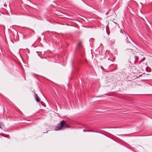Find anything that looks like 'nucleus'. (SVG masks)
<instances>
[{
	"instance_id": "1",
	"label": "nucleus",
	"mask_w": 152,
	"mask_h": 152,
	"mask_svg": "<svg viewBox=\"0 0 152 152\" xmlns=\"http://www.w3.org/2000/svg\"><path fill=\"white\" fill-rule=\"evenodd\" d=\"M120 32L122 34L121 36L123 38L125 39L126 42L127 43H130L131 41H132V42H133V41L131 39L129 35L128 34L126 35V33L125 32L124 30H122V29H121L120 30Z\"/></svg>"
},
{
	"instance_id": "2",
	"label": "nucleus",
	"mask_w": 152,
	"mask_h": 152,
	"mask_svg": "<svg viewBox=\"0 0 152 152\" xmlns=\"http://www.w3.org/2000/svg\"><path fill=\"white\" fill-rule=\"evenodd\" d=\"M66 122L64 120H62L60 123L58 124V125L55 127V131H58L61 129L63 126H66Z\"/></svg>"
},
{
	"instance_id": "3",
	"label": "nucleus",
	"mask_w": 152,
	"mask_h": 152,
	"mask_svg": "<svg viewBox=\"0 0 152 152\" xmlns=\"http://www.w3.org/2000/svg\"><path fill=\"white\" fill-rule=\"evenodd\" d=\"M35 93V94L34 96V98L37 102H39L40 101V99L37 94Z\"/></svg>"
},
{
	"instance_id": "4",
	"label": "nucleus",
	"mask_w": 152,
	"mask_h": 152,
	"mask_svg": "<svg viewBox=\"0 0 152 152\" xmlns=\"http://www.w3.org/2000/svg\"><path fill=\"white\" fill-rule=\"evenodd\" d=\"M133 58L134 59V62H137L138 60V58H139L138 57L136 56H134Z\"/></svg>"
},
{
	"instance_id": "5",
	"label": "nucleus",
	"mask_w": 152,
	"mask_h": 152,
	"mask_svg": "<svg viewBox=\"0 0 152 152\" xmlns=\"http://www.w3.org/2000/svg\"><path fill=\"white\" fill-rule=\"evenodd\" d=\"M86 131H87V132H95V131L94 130H86Z\"/></svg>"
},
{
	"instance_id": "6",
	"label": "nucleus",
	"mask_w": 152,
	"mask_h": 152,
	"mask_svg": "<svg viewBox=\"0 0 152 152\" xmlns=\"http://www.w3.org/2000/svg\"><path fill=\"white\" fill-rule=\"evenodd\" d=\"M118 136H124V135L121 134V135H118Z\"/></svg>"
},
{
	"instance_id": "7",
	"label": "nucleus",
	"mask_w": 152,
	"mask_h": 152,
	"mask_svg": "<svg viewBox=\"0 0 152 152\" xmlns=\"http://www.w3.org/2000/svg\"><path fill=\"white\" fill-rule=\"evenodd\" d=\"M83 131H84V132H87V131H86V130L85 129H84Z\"/></svg>"
},
{
	"instance_id": "8",
	"label": "nucleus",
	"mask_w": 152,
	"mask_h": 152,
	"mask_svg": "<svg viewBox=\"0 0 152 152\" xmlns=\"http://www.w3.org/2000/svg\"><path fill=\"white\" fill-rule=\"evenodd\" d=\"M142 59H143V60H145V58L144 57Z\"/></svg>"
},
{
	"instance_id": "9",
	"label": "nucleus",
	"mask_w": 152,
	"mask_h": 152,
	"mask_svg": "<svg viewBox=\"0 0 152 152\" xmlns=\"http://www.w3.org/2000/svg\"><path fill=\"white\" fill-rule=\"evenodd\" d=\"M108 13H107H107H106V15H108Z\"/></svg>"
},
{
	"instance_id": "10",
	"label": "nucleus",
	"mask_w": 152,
	"mask_h": 152,
	"mask_svg": "<svg viewBox=\"0 0 152 152\" xmlns=\"http://www.w3.org/2000/svg\"><path fill=\"white\" fill-rule=\"evenodd\" d=\"M101 68H102V69H103V67L102 66H101Z\"/></svg>"
},
{
	"instance_id": "11",
	"label": "nucleus",
	"mask_w": 152,
	"mask_h": 152,
	"mask_svg": "<svg viewBox=\"0 0 152 152\" xmlns=\"http://www.w3.org/2000/svg\"><path fill=\"white\" fill-rule=\"evenodd\" d=\"M81 43V42H80V43Z\"/></svg>"
}]
</instances>
